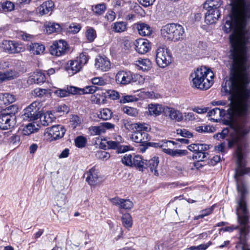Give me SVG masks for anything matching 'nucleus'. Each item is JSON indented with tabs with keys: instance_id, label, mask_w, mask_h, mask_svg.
<instances>
[{
	"instance_id": "14",
	"label": "nucleus",
	"mask_w": 250,
	"mask_h": 250,
	"mask_svg": "<svg viewBox=\"0 0 250 250\" xmlns=\"http://www.w3.org/2000/svg\"><path fill=\"white\" fill-rule=\"evenodd\" d=\"M46 133L50 136L51 140H55L62 138L65 129L62 125H55L46 128Z\"/></svg>"
},
{
	"instance_id": "40",
	"label": "nucleus",
	"mask_w": 250,
	"mask_h": 250,
	"mask_svg": "<svg viewBox=\"0 0 250 250\" xmlns=\"http://www.w3.org/2000/svg\"><path fill=\"white\" fill-rule=\"evenodd\" d=\"M85 37L89 42H92L97 37L95 30L90 27H87L85 32Z\"/></svg>"
},
{
	"instance_id": "1",
	"label": "nucleus",
	"mask_w": 250,
	"mask_h": 250,
	"mask_svg": "<svg viewBox=\"0 0 250 250\" xmlns=\"http://www.w3.org/2000/svg\"><path fill=\"white\" fill-rule=\"evenodd\" d=\"M232 49L230 58L237 66L238 71L231 79V82L222 83L223 93H232L231 105L228 109L229 120L225 122L233 129L228 139V147L236 146V158L238 162L240 158H244V150L246 147L247 137L250 132V90L247 88L250 82V63L248 59V47L250 43L237 39H229Z\"/></svg>"
},
{
	"instance_id": "49",
	"label": "nucleus",
	"mask_w": 250,
	"mask_h": 250,
	"mask_svg": "<svg viewBox=\"0 0 250 250\" xmlns=\"http://www.w3.org/2000/svg\"><path fill=\"white\" fill-rule=\"evenodd\" d=\"M75 143L77 147L82 148L85 146L86 143V139L83 136H78L75 139Z\"/></svg>"
},
{
	"instance_id": "22",
	"label": "nucleus",
	"mask_w": 250,
	"mask_h": 250,
	"mask_svg": "<svg viewBox=\"0 0 250 250\" xmlns=\"http://www.w3.org/2000/svg\"><path fill=\"white\" fill-rule=\"evenodd\" d=\"M220 16L218 9H208L205 15V22L207 24H212L217 21Z\"/></svg>"
},
{
	"instance_id": "9",
	"label": "nucleus",
	"mask_w": 250,
	"mask_h": 250,
	"mask_svg": "<svg viewBox=\"0 0 250 250\" xmlns=\"http://www.w3.org/2000/svg\"><path fill=\"white\" fill-rule=\"evenodd\" d=\"M42 105V103L38 101L32 103L24 109L23 119L29 121L37 120L40 117V110Z\"/></svg>"
},
{
	"instance_id": "23",
	"label": "nucleus",
	"mask_w": 250,
	"mask_h": 250,
	"mask_svg": "<svg viewBox=\"0 0 250 250\" xmlns=\"http://www.w3.org/2000/svg\"><path fill=\"white\" fill-rule=\"evenodd\" d=\"M54 5L52 0L46 1L37 8V12L40 16L47 14L52 11Z\"/></svg>"
},
{
	"instance_id": "29",
	"label": "nucleus",
	"mask_w": 250,
	"mask_h": 250,
	"mask_svg": "<svg viewBox=\"0 0 250 250\" xmlns=\"http://www.w3.org/2000/svg\"><path fill=\"white\" fill-rule=\"evenodd\" d=\"M39 128L38 125L29 123L24 126L21 130V134L23 136H28L32 133L37 132Z\"/></svg>"
},
{
	"instance_id": "24",
	"label": "nucleus",
	"mask_w": 250,
	"mask_h": 250,
	"mask_svg": "<svg viewBox=\"0 0 250 250\" xmlns=\"http://www.w3.org/2000/svg\"><path fill=\"white\" fill-rule=\"evenodd\" d=\"M165 107L159 104H150L148 106V114L154 117L160 115L162 112H165Z\"/></svg>"
},
{
	"instance_id": "43",
	"label": "nucleus",
	"mask_w": 250,
	"mask_h": 250,
	"mask_svg": "<svg viewBox=\"0 0 250 250\" xmlns=\"http://www.w3.org/2000/svg\"><path fill=\"white\" fill-rule=\"evenodd\" d=\"M33 77L35 83L38 84L42 83L45 81V76L42 72H37L35 73Z\"/></svg>"
},
{
	"instance_id": "45",
	"label": "nucleus",
	"mask_w": 250,
	"mask_h": 250,
	"mask_svg": "<svg viewBox=\"0 0 250 250\" xmlns=\"http://www.w3.org/2000/svg\"><path fill=\"white\" fill-rule=\"evenodd\" d=\"M151 128L149 125L146 123H136L135 130L138 131L148 132Z\"/></svg>"
},
{
	"instance_id": "55",
	"label": "nucleus",
	"mask_w": 250,
	"mask_h": 250,
	"mask_svg": "<svg viewBox=\"0 0 250 250\" xmlns=\"http://www.w3.org/2000/svg\"><path fill=\"white\" fill-rule=\"evenodd\" d=\"M132 150V147L129 145H121L119 144L117 148L118 153H125L128 150Z\"/></svg>"
},
{
	"instance_id": "38",
	"label": "nucleus",
	"mask_w": 250,
	"mask_h": 250,
	"mask_svg": "<svg viewBox=\"0 0 250 250\" xmlns=\"http://www.w3.org/2000/svg\"><path fill=\"white\" fill-rule=\"evenodd\" d=\"M89 130L90 134L93 136L100 135L105 132V130L101 125L98 126H91L89 128Z\"/></svg>"
},
{
	"instance_id": "20",
	"label": "nucleus",
	"mask_w": 250,
	"mask_h": 250,
	"mask_svg": "<svg viewBox=\"0 0 250 250\" xmlns=\"http://www.w3.org/2000/svg\"><path fill=\"white\" fill-rule=\"evenodd\" d=\"M131 140L136 143H142L143 145L147 144L149 140V136L145 132L138 131L136 130L133 131L131 136Z\"/></svg>"
},
{
	"instance_id": "32",
	"label": "nucleus",
	"mask_w": 250,
	"mask_h": 250,
	"mask_svg": "<svg viewBox=\"0 0 250 250\" xmlns=\"http://www.w3.org/2000/svg\"><path fill=\"white\" fill-rule=\"evenodd\" d=\"M145 162L146 164L145 166L149 167L151 171L152 172H154V173L155 175H158V172L156 168L159 163L158 158L154 157L148 161L146 160Z\"/></svg>"
},
{
	"instance_id": "12",
	"label": "nucleus",
	"mask_w": 250,
	"mask_h": 250,
	"mask_svg": "<svg viewBox=\"0 0 250 250\" xmlns=\"http://www.w3.org/2000/svg\"><path fill=\"white\" fill-rule=\"evenodd\" d=\"M0 47L1 50L8 54L19 53L25 49L21 43L11 40H3Z\"/></svg>"
},
{
	"instance_id": "54",
	"label": "nucleus",
	"mask_w": 250,
	"mask_h": 250,
	"mask_svg": "<svg viewBox=\"0 0 250 250\" xmlns=\"http://www.w3.org/2000/svg\"><path fill=\"white\" fill-rule=\"evenodd\" d=\"M228 134L229 130L227 128H225L221 132L214 134L213 137L218 140L224 139L228 135Z\"/></svg>"
},
{
	"instance_id": "52",
	"label": "nucleus",
	"mask_w": 250,
	"mask_h": 250,
	"mask_svg": "<svg viewBox=\"0 0 250 250\" xmlns=\"http://www.w3.org/2000/svg\"><path fill=\"white\" fill-rule=\"evenodd\" d=\"M47 91V90L46 89L36 88L33 90L32 94L36 97H42L46 94Z\"/></svg>"
},
{
	"instance_id": "17",
	"label": "nucleus",
	"mask_w": 250,
	"mask_h": 250,
	"mask_svg": "<svg viewBox=\"0 0 250 250\" xmlns=\"http://www.w3.org/2000/svg\"><path fill=\"white\" fill-rule=\"evenodd\" d=\"M84 177L89 185L95 186L99 181V172L95 167H93L84 173Z\"/></svg>"
},
{
	"instance_id": "64",
	"label": "nucleus",
	"mask_w": 250,
	"mask_h": 250,
	"mask_svg": "<svg viewBox=\"0 0 250 250\" xmlns=\"http://www.w3.org/2000/svg\"><path fill=\"white\" fill-rule=\"evenodd\" d=\"M184 119L186 121H192L197 119L195 115L192 112L184 113Z\"/></svg>"
},
{
	"instance_id": "5",
	"label": "nucleus",
	"mask_w": 250,
	"mask_h": 250,
	"mask_svg": "<svg viewBox=\"0 0 250 250\" xmlns=\"http://www.w3.org/2000/svg\"><path fill=\"white\" fill-rule=\"evenodd\" d=\"M161 35L165 40L172 42L181 41L185 36L183 27L175 23L163 26L161 29Z\"/></svg>"
},
{
	"instance_id": "28",
	"label": "nucleus",
	"mask_w": 250,
	"mask_h": 250,
	"mask_svg": "<svg viewBox=\"0 0 250 250\" xmlns=\"http://www.w3.org/2000/svg\"><path fill=\"white\" fill-rule=\"evenodd\" d=\"M139 34L141 36H149L151 34L152 29L147 24L144 23H139L136 25Z\"/></svg>"
},
{
	"instance_id": "56",
	"label": "nucleus",
	"mask_w": 250,
	"mask_h": 250,
	"mask_svg": "<svg viewBox=\"0 0 250 250\" xmlns=\"http://www.w3.org/2000/svg\"><path fill=\"white\" fill-rule=\"evenodd\" d=\"M211 243L208 242L206 244H201L197 246H191L187 249V250H206L210 245Z\"/></svg>"
},
{
	"instance_id": "35",
	"label": "nucleus",
	"mask_w": 250,
	"mask_h": 250,
	"mask_svg": "<svg viewBox=\"0 0 250 250\" xmlns=\"http://www.w3.org/2000/svg\"><path fill=\"white\" fill-rule=\"evenodd\" d=\"M209 148V145L202 144H193L188 146V149L191 151L196 152L199 151H206Z\"/></svg>"
},
{
	"instance_id": "60",
	"label": "nucleus",
	"mask_w": 250,
	"mask_h": 250,
	"mask_svg": "<svg viewBox=\"0 0 250 250\" xmlns=\"http://www.w3.org/2000/svg\"><path fill=\"white\" fill-rule=\"evenodd\" d=\"M81 26L79 24L73 23L70 25L68 31L72 34H76L79 32Z\"/></svg>"
},
{
	"instance_id": "59",
	"label": "nucleus",
	"mask_w": 250,
	"mask_h": 250,
	"mask_svg": "<svg viewBox=\"0 0 250 250\" xmlns=\"http://www.w3.org/2000/svg\"><path fill=\"white\" fill-rule=\"evenodd\" d=\"M136 123H132L130 122L125 120L124 121V125L126 129L128 130H135L136 128Z\"/></svg>"
},
{
	"instance_id": "11",
	"label": "nucleus",
	"mask_w": 250,
	"mask_h": 250,
	"mask_svg": "<svg viewBox=\"0 0 250 250\" xmlns=\"http://www.w3.org/2000/svg\"><path fill=\"white\" fill-rule=\"evenodd\" d=\"M156 62L161 68H165L171 62V56L169 50L164 47H159L156 51Z\"/></svg>"
},
{
	"instance_id": "10",
	"label": "nucleus",
	"mask_w": 250,
	"mask_h": 250,
	"mask_svg": "<svg viewBox=\"0 0 250 250\" xmlns=\"http://www.w3.org/2000/svg\"><path fill=\"white\" fill-rule=\"evenodd\" d=\"M175 143L171 141L162 140L157 143L154 144V146L162 148L166 153L173 157H181L185 156L188 152L186 150L172 149L169 147L174 146Z\"/></svg>"
},
{
	"instance_id": "21",
	"label": "nucleus",
	"mask_w": 250,
	"mask_h": 250,
	"mask_svg": "<svg viewBox=\"0 0 250 250\" xmlns=\"http://www.w3.org/2000/svg\"><path fill=\"white\" fill-rule=\"evenodd\" d=\"M165 113L170 119L178 122L182 121L184 118L181 111L171 107L166 106Z\"/></svg>"
},
{
	"instance_id": "57",
	"label": "nucleus",
	"mask_w": 250,
	"mask_h": 250,
	"mask_svg": "<svg viewBox=\"0 0 250 250\" xmlns=\"http://www.w3.org/2000/svg\"><path fill=\"white\" fill-rule=\"evenodd\" d=\"M91 82L93 84L104 85L106 84V81L101 77H95L91 79Z\"/></svg>"
},
{
	"instance_id": "25",
	"label": "nucleus",
	"mask_w": 250,
	"mask_h": 250,
	"mask_svg": "<svg viewBox=\"0 0 250 250\" xmlns=\"http://www.w3.org/2000/svg\"><path fill=\"white\" fill-rule=\"evenodd\" d=\"M135 65L138 69L142 71H147L151 68L150 61L148 59L139 58L135 62Z\"/></svg>"
},
{
	"instance_id": "27",
	"label": "nucleus",
	"mask_w": 250,
	"mask_h": 250,
	"mask_svg": "<svg viewBox=\"0 0 250 250\" xmlns=\"http://www.w3.org/2000/svg\"><path fill=\"white\" fill-rule=\"evenodd\" d=\"M44 27L46 30V33L48 34L59 32L62 30L61 26L59 24L53 22H46L44 24Z\"/></svg>"
},
{
	"instance_id": "51",
	"label": "nucleus",
	"mask_w": 250,
	"mask_h": 250,
	"mask_svg": "<svg viewBox=\"0 0 250 250\" xmlns=\"http://www.w3.org/2000/svg\"><path fill=\"white\" fill-rule=\"evenodd\" d=\"M9 143L13 147H17L20 144V137L18 135H12L9 139Z\"/></svg>"
},
{
	"instance_id": "62",
	"label": "nucleus",
	"mask_w": 250,
	"mask_h": 250,
	"mask_svg": "<svg viewBox=\"0 0 250 250\" xmlns=\"http://www.w3.org/2000/svg\"><path fill=\"white\" fill-rule=\"evenodd\" d=\"M107 93L109 97L112 100H116L119 98V94L114 90H108Z\"/></svg>"
},
{
	"instance_id": "50",
	"label": "nucleus",
	"mask_w": 250,
	"mask_h": 250,
	"mask_svg": "<svg viewBox=\"0 0 250 250\" xmlns=\"http://www.w3.org/2000/svg\"><path fill=\"white\" fill-rule=\"evenodd\" d=\"M206 5H208V9H218L221 5V1L220 0H208L206 2Z\"/></svg>"
},
{
	"instance_id": "15",
	"label": "nucleus",
	"mask_w": 250,
	"mask_h": 250,
	"mask_svg": "<svg viewBox=\"0 0 250 250\" xmlns=\"http://www.w3.org/2000/svg\"><path fill=\"white\" fill-rule=\"evenodd\" d=\"M110 62L106 57L98 56L95 60V67L99 71H107L110 69Z\"/></svg>"
},
{
	"instance_id": "58",
	"label": "nucleus",
	"mask_w": 250,
	"mask_h": 250,
	"mask_svg": "<svg viewBox=\"0 0 250 250\" xmlns=\"http://www.w3.org/2000/svg\"><path fill=\"white\" fill-rule=\"evenodd\" d=\"M102 96L100 94L97 93L96 95L91 96V101L95 104H104V99H101Z\"/></svg>"
},
{
	"instance_id": "13",
	"label": "nucleus",
	"mask_w": 250,
	"mask_h": 250,
	"mask_svg": "<svg viewBox=\"0 0 250 250\" xmlns=\"http://www.w3.org/2000/svg\"><path fill=\"white\" fill-rule=\"evenodd\" d=\"M68 50L67 42L62 40L54 41L50 47V54L55 56L60 57L64 55Z\"/></svg>"
},
{
	"instance_id": "33",
	"label": "nucleus",
	"mask_w": 250,
	"mask_h": 250,
	"mask_svg": "<svg viewBox=\"0 0 250 250\" xmlns=\"http://www.w3.org/2000/svg\"><path fill=\"white\" fill-rule=\"evenodd\" d=\"M56 118L55 115L51 111H48L46 112L43 117L41 119V123L43 126H47L52 123Z\"/></svg>"
},
{
	"instance_id": "30",
	"label": "nucleus",
	"mask_w": 250,
	"mask_h": 250,
	"mask_svg": "<svg viewBox=\"0 0 250 250\" xmlns=\"http://www.w3.org/2000/svg\"><path fill=\"white\" fill-rule=\"evenodd\" d=\"M15 96L10 93H0V105H5L15 102Z\"/></svg>"
},
{
	"instance_id": "16",
	"label": "nucleus",
	"mask_w": 250,
	"mask_h": 250,
	"mask_svg": "<svg viewBox=\"0 0 250 250\" xmlns=\"http://www.w3.org/2000/svg\"><path fill=\"white\" fill-rule=\"evenodd\" d=\"M15 124V117L8 114L0 115V129L7 130L13 126Z\"/></svg>"
},
{
	"instance_id": "8",
	"label": "nucleus",
	"mask_w": 250,
	"mask_h": 250,
	"mask_svg": "<svg viewBox=\"0 0 250 250\" xmlns=\"http://www.w3.org/2000/svg\"><path fill=\"white\" fill-rule=\"evenodd\" d=\"M88 60V57L85 54L81 53L75 60L69 61L66 63L65 69L69 75H73L81 70Z\"/></svg>"
},
{
	"instance_id": "37",
	"label": "nucleus",
	"mask_w": 250,
	"mask_h": 250,
	"mask_svg": "<svg viewBox=\"0 0 250 250\" xmlns=\"http://www.w3.org/2000/svg\"><path fill=\"white\" fill-rule=\"evenodd\" d=\"M122 221L123 226L126 229H129L132 226V219L130 214L128 213L123 214Z\"/></svg>"
},
{
	"instance_id": "26",
	"label": "nucleus",
	"mask_w": 250,
	"mask_h": 250,
	"mask_svg": "<svg viewBox=\"0 0 250 250\" xmlns=\"http://www.w3.org/2000/svg\"><path fill=\"white\" fill-rule=\"evenodd\" d=\"M27 47L31 53L36 55L42 54L45 49L43 44L37 42L31 43Z\"/></svg>"
},
{
	"instance_id": "63",
	"label": "nucleus",
	"mask_w": 250,
	"mask_h": 250,
	"mask_svg": "<svg viewBox=\"0 0 250 250\" xmlns=\"http://www.w3.org/2000/svg\"><path fill=\"white\" fill-rule=\"evenodd\" d=\"M177 133L185 137L190 138L192 136V134L185 129H179L177 130Z\"/></svg>"
},
{
	"instance_id": "2",
	"label": "nucleus",
	"mask_w": 250,
	"mask_h": 250,
	"mask_svg": "<svg viewBox=\"0 0 250 250\" xmlns=\"http://www.w3.org/2000/svg\"><path fill=\"white\" fill-rule=\"evenodd\" d=\"M239 162L238 158H236V167L234 178L238 193V196L236 199V213L238 225L225 227L223 230L231 232L233 230L238 229L239 243L244 246L248 240L247 236L250 233V212L246 197L248 191L244 182L240 177L250 173V167H245L246 162L244 158H240Z\"/></svg>"
},
{
	"instance_id": "53",
	"label": "nucleus",
	"mask_w": 250,
	"mask_h": 250,
	"mask_svg": "<svg viewBox=\"0 0 250 250\" xmlns=\"http://www.w3.org/2000/svg\"><path fill=\"white\" fill-rule=\"evenodd\" d=\"M71 125L73 128L79 125L81 123V120L77 115H73L70 120Z\"/></svg>"
},
{
	"instance_id": "39",
	"label": "nucleus",
	"mask_w": 250,
	"mask_h": 250,
	"mask_svg": "<svg viewBox=\"0 0 250 250\" xmlns=\"http://www.w3.org/2000/svg\"><path fill=\"white\" fill-rule=\"evenodd\" d=\"M112 114V112L109 109L103 108L100 110L98 117L103 120H107L111 118Z\"/></svg>"
},
{
	"instance_id": "36",
	"label": "nucleus",
	"mask_w": 250,
	"mask_h": 250,
	"mask_svg": "<svg viewBox=\"0 0 250 250\" xmlns=\"http://www.w3.org/2000/svg\"><path fill=\"white\" fill-rule=\"evenodd\" d=\"M146 160L143 159L142 157L140 155H135L133 156L132 160V167H135L142 170L145 167Z\"/></svg>"
},
{
	"instance_id": "34",
	"label": "nucleus",
	"mask_w": 250,
	"mask_h": 250,
	"mask_svg": "<svg viewBox=\"0 0 250 250\" xmlns=\"http://www.w3.org/2000/svg\"><path fill=\"white\" fill-rule=\"evenodd\" d=\"M113 31L116 33H122L127 29V23L125 21H118L113 23L111 26Z\"/></svg>"
},
{
	"instance_id": "4",
	"label": "nucleus",
	"mask_w": 250,
	"mask_h": 250,
	"mask_svg": "<svg viewBox=\"0 0 250 250\" xmlns=\"http://www.w3.org/2000/svg\"><path fill=\"white\" fill-rule=\"evenodd\" d=\"M214 74L205 66L195 69L190 75L191 86L201 90L209 89L214 83Z\"/></svg>"
},
{
	"instance_id": "46",
	"label": "nucleus",
	"mask_w": 250,
	"mask_h": 250,
	"mask_svg": "<svg viewBox=\"0 0 250 250\" xmlns=\"http://www.w3.org/2000/svg\"><path fill=\"white\" fill-rule=\"evenodd\" d=\"M207 155H208V153L205 152V151H199L194 153L192 158L198 161H203L206 158Z\"/></svg>"
},
{
	"instance_id": "19",
	"label": "nucleus",
	"mask_w": 250,
	"mask_h": 250,
	"mask_svg": "<svg viewBox=\"0 0 250 250\" xmlns=\"http://www.w3.org/2000/svg\"><path fill=\"white\" fill-rule=\"evenodd\" d=\"M136 51L139 54H144L147 52L150 49L148 41L144 39L136 40L134 43Z\"/></svg>"
},
{
	"instance_id": "7",
	"label": "nucleus",
	"mask_w": 250,
	"mask_h": 250,
	"mask_svg": "<svg viewBox=\"0 0 250 250\" xmlns=\"http://www.w3.org/2000/svg\"><path fill=\"white\" fill-rule=\"evenodd\" d=\"M98 87L95 86H86L83 88H79L75 86H70L66 89H56L54 94L58 97L63 98L68 96L71 94H92L98 90Z\"/></svg>"
},
{
	"instance_id": "41",
	"label": "nucleus",
	"mask_w": 250,
	"mask_h": 250,
	"mask_svg": "<svg viewBox=\"0 0 250 250\" xmlns=\"http://www.w3.org/2000/svg\"><path fill=\"white\" fill-rule=\"evenodd\" d=\"M123 111L124 113L133 117H137L139 113L138 110L136 108L127 106L123 108Z\"/></svg>"
},
{
	"instance_id": "6",
	"label": "nucleus",
	"mask_w": 250,
	"mask_h": 250,
	"mask_svg": "<svg viewBox=\"0 0 250 250\" xmlns=\"http://www.w3.org/2000/svg\"><path fill=\"white\" fill-rule=\"evenodd\" d=\"M115 81L118 84L123 85L133 83L142 84L144 83L145 79L139 74L134 73L130 71L121 70L116 74Z\"/></svg>"
},
{
	"instance_id": "42",
	"label": "nucleus",
	"mask_w": 250,
	"mask_h": 250,
	"mask_svg": "<svg viewBox=\"0 0 250 250\" xmlns=\"http://www.w3.org/2000/svg\"><path fill=\"white\" fill-rule=\"evenodd\" d=\"M133 157L129 154H125L122 157L121 162L125 166L132 167Z\"/></svg>"
},
{
	"instance_id": "31",
	"label": "nucleus",
	"mask_w": 250,
	"mask_h": 250,
	"mask_svg": "<svg viewBox=\"0 0 250 250\" xmlns=\"http://www.w3.org/2000/svg\"><path fill=\"white\" fill-rule=\"evenodd\" d=\"M18 73L15 71L10 70L4 72H0V83L6 80H10L17 77Z\"/></svg>"
},
{
	"instance_id": "61",
	"label": "nucleus",
	"mask_w": 250,
	"mask_h": 250,
	"mask_svg": "<svg viewBox=\"0 0 250 250\" xmlns=\"http://www.w3.org/2000/svg\"><path fill=\"white\" fill-rule=\"evenodd\" d=\"M69 109L65 104H62L56 107V111L60 114L66 113L68 112Z\"/></svg>"
},
{
	"instance_id": "3",
	"label": "nucleus",
	"mask_w": 250,
	"mask_h": 250,
	"mask_svg": "<svg viewBox=\"0 0 250 250\" xmlns=\"http://www.w3.org/2000/svg\"><path fill=\"white\" fill-rule=\"evenodd\" d=\"M250 22V2L245 0H231V13L224 25L226 33L231 31L229 39H237L250 43V30L247 26Z\"/></svg>"
},
{
	"instance_id": "48",
	"label": "nucleus",
	"mask_w": 250,
	"mask_h": 250,
	"mask_svg": "<svg viewBox=\"0 0 250 250\" xmlns=\"http://www.w3.org/2000/svg\"><path fill=\"white\" fill-rule=\"evenodd\" d=\"M105 9L106 6L104 3L98 4L92 7L93 12L99 15L103 14Z\"/></svg>"
},
{
	"instance_id": "18",
	"label": "nucleus",
	"mask_w": 250,
	"mask_h": 250,
	"mask_svg": "<svg viewBox=\"0 0 250 250\" xmlns=\"http://www.w3.org/2000/svg\"><path fill=\"white\" fill-rule=\"evenodd\" d=\"M111 203L116 206L119 207L121 208L130 210L133 207V203L132 201L128 199H125L116 197L109 199Z\"/></svg>"
},
{
	"instance_id": "47",
	"label": "nucleus",
	"mask_w": 250,
	"mask_h": 250,
	"mask_svg": "<svg viewBox=\"0 0 250 250\" xmlns=\"http://www.w3.org/2000/svg\"><path fill=\"white\" fill-rule=\"evenodd\" d=\"M96 156L99 159L103 161H107L110 158V155L107 152L103 150H100L96 152Z\"/></svg>"
},
{
	"instance_id": "44",
	"label": "nucleus",
	"mask_w": 250,
	"mask_h": 250,
	"mask_svg": "<svg viewBox=\"0 0 250 250\" xmlns=\"http://www.w3.org/2000/svg\"><path fill=\"white\" fill-rule=\"evenodd\" d=\"M2 11L4 12H10L14 9V4L10 1H5L1 3Z\"/></svg>"
}]
</instances>
